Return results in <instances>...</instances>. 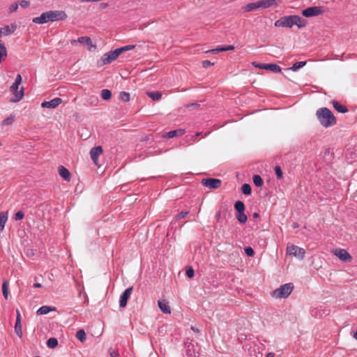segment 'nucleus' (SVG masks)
I'll return each instance as SVG.
<instances>
[{
	"label": "nucleus",
	"instance_id": "nucleus-1",
	"mask_svg": "<svg viewBox=\"0 0 357 357\" xmlns=\"http://www.w3.org/2000/svg\"><path fill=\"white\" fill-rule=\"evenodd\" d=\"M67 14L64 10H49L43 13L39 17L33 18L32 22L35 24H42L49 22H57L66 20Z\"/></svg>",
	"mask_w": 357,
	"mask_h": 357
},
{
	"label": "nucleus",
	"instance_id": "nucleus-2",
	"mask_svg": "<svg viewBox=\"0 0 357 357\" xmlns=\"http://www.w3.org/2000/svg\"><path fill=\"white\" fill-rule=\"evenodd\" d=\"M316 116L319 123L324 128H330L337 123L333 113L327 107H321L316 112Z\"/></svg>",
	"mask_w": 357,
	"mask_h": 357
},
{
	"label": "nucleus",
	"instance_id": "nucleus-3",
	"mask_svg": "<svg viewBox=\"0 0 357 357\" xmlns=\"http://www.w3.org/2000/svg\"><path fill=\"white\" fill-rule=\"evenodd\" d=\"M294 289V284L291 282L281 285L279 288L275 289L271 295L277 298H285L288 297Z\"/></svg>",
	"mask_w": 357,
	"mask_h": 357
},
{
	"label": "nucleus",
	"instance_id": "nucleus-4",
	"mask_svg": "<svg viewBox=\"0 0 357 357\" xmlns=\"http://www.w3.org/2000/svg\"><path fill=\"white\" fill-rule=\"evenodd\" d=\"M120 55L118 49H115L114 50H111L105 54H104L100 61H98V65H107L111 63L114 61H115L119 56Z\"/></svg>",
	"mask_w": 357,
	"mask_h": 357
},
{
	"label": "nucleus",
	"instance_id": "nucleus-5",
	"mask_svg": "<svg viewBox=\"0 0 357 357\" xmlns=\"http://www.w3.org/2000/svg\"><path fill=\"white\" fill-rule=\"evenodd\" d=\"M276 27L291 28L294 25V15L281 17L274 23Z\"/></svg>",
	"mask_w": 357,
	"mask_h": 357
},
{
	"label": "nucleus",
	"instance_id": "nucleus-6",
	"mask_svg": "<svg viewBox=\"0 0 357 357\" xmlns=\"http://www.w3.org/2000/svg\"><path fill=\"white\" fill-rule=\"evenodd\" d=\"M305 17H317L324 13L321 6H310L304 9L301 12Z\"/></svg>",
	"mask_w": 357,
	"mask_h": 357
},
{
	"label": "nucleus",
	"instance_id": "nucleus-7",
	"mask_svg": "<svg viewBox=\"0 0 357 357\" xmlns=\"http://www.w3.org/2000/svg\"><path fill=\"white\" fill-rule=\"evenodd\" d=\"M287 253L289 255H293L299 259H303L305 257V251L302 248L295 245H291L287 247Z\"/></svg>",
	"mask_w": 357,
	"mask_h": 357
},
{
	"label": "nucleus",
	"instance_id": "nucleus-8",
	"mask_svg": "<svg viewBox=\"0 0 357 357\" xmlns=\"http://www.w3.org/2000/svg\"><path fill=\"white\" fill-rule=\"evenodd\" d=\"M252 66L259 69L268 70L273 73H281V67L275 63H261L256 61L252 62Z\"/></svg>",
	"mask_w": 357,
	"mask_h": 357
},
{
	"label": "nucleus",
	"instance_id": "nucleus-9",
	"mask_svg": "<svg viewBox=\"0 0 357 357\" xmlns=\"http://www.w3.org/2000/svg\"><path fill=\"white\" fill-rule=\"evenodd\" d=\"M201 183L209 189L215 190L220 187L222 181L215 178H206L202 179Z\"/></svg>",
	"mask_w": 357,
	"mask_h": 357
},
{
	"label": "nucleus",
	"instance_id": "nucleus-10",
	"mask_svg": "<svg viewBox=\"0 0 357 357\" xmlns=\"http://www.w3.org/2000/svg\"><path fill=\"white\" fill-rule=\"evenodd\" d=\"M19 86L20 85L17 84V83L13 82L10 88V91L14 94V98L10 100L13 102H19L23 98L24 87H22L21 89L18 91Z\"/></svg>",
	"mask_w": 357,
	"mask_h": 357
},
{
	"label": "nucleus",
	"instance_id": "nucleus-11",
	"mask_svg": "<svg viewBox=\"0 0 357 357\" xmlns=\"http://www.w3.org/2000/svg\"><path fill=\"white\" fill-rule=\"evenodd\" d=\"M132 287L127 288L120 296L119 298V306L121 308L125 307L127 305L128 301L129 300L130 295L132 292Z\"/></svg>",
	"mask_w": 357,
	"mask_h": 357
},
{
	"label": "nucleus",
	"instance_id": "nucleus-12",
	"mask_svg": "<svg viewBox=\"0 0 357 357\" xmlns=\"http://www.w3.org/2000/svg\"><path fill=\"white\" fill-rule=\"evenodd\" d=\"M335 255H336L341 261L347 262L350 261L352 259L350 254L344 249H336L334 252Z\"/></svg>",
	"mask_w": 357,
	"mask_h": 357
},
{
	"label": "nucleus",
	"instance_id": "nucleus-13",
	"mask_svg": "<svg viewBox=\"0 0 357 357\" xmlns=\"http://www.w3.org/2000/svg\"><path fill=\"white\" fill-rule=\"evenodd\" d=\"M62 102V100L60 98H54L50 101H44L41 104L43 108L54 109L57 107Z\"/></svg>",
	"mask_w": 357,
	"mask_h": 357
},
{
	"label": "nucleus",
	"instance_id": "nucleus-14",
	"mask_svg": "<svg viewBox=\"0 0 357 357\" xmlns=\"http://www.w3.org/2000/svg\"><path fill=\"white\" fill-rule=\"evenodd\" d=\"M102 151H103V150H102V148L101 146L93 147L90 150L89 153H90L91 158L96 165H98V158H99L100 155L102 153Z\"/></svg>",
	"mask_w": 357,
	"mask_h": 357
},
{
	"label": "nucleus",
	"instance_id": "nucleus-15",
	"mask_svg": "<svg viewBox=\"0 0 357 357\" xmlns=\"http://www.w3.org/2000/svg\"><path fill=\"white\" fill-rule=\"evenodd\" d=\"M16 25L11 24L10 26L6 25L0 28V38L12 34L16 29Z\"/></svg>",
	"mask_w": 357,
	"mask_h": 357
},
{
	"label": "nucleus",
	"instance_id": "nucleus-16",
	"mask_svg": "<svg viewBox=\"0 0 357 357\" xmlns=\"http://www.w3.org/2000/svg\"><path fill=\"white\" fill-rule=\"evenodd\" d=\"M294 25H296L298 29H303L308 24L307 20L297 15H294Z\"/></svg>",
	"mask_w": 357,
	"mask_h": 357
},
{
	"label": "nucleus",
	"instance_id": "nucleus-17",
	"mask_svg": "<svg viewBox=\"0 0 357 357\" xmlns=\"http://www.w3.org/2000/svg\"><path fill=\"white\" fill-rule=\"evenodd\" d=\"M185 130L184 129H181V128H179V129H176V130H170L167 132H165L164 135H163V137H166V138H173V137H178V136H181L183 135L184 133H185Z\"/></svg>",
	"mask_w": 357,
	"mask_h": 357
},
{
	"label": "nucleus",
	"instance_id": "nucleus-18",
	"mask_svg": "<svg viewBox=\"0 0 357 357\" xmlns=\"http://www.w3.org/2000/svg\"><path fill=\"white\" fill-rule=\"evenodd\" d=\"M58 172L59 175L66 181H70L71 178L70 173L69 170L65 167L60 165L58 167Z\"/></svg>",
	"mask_w": 357,
	"mask_h": 357
},
{
	"label": "nucleus",
	"instance_id": "nucleus-19",
	"mask_svg": "<svg viewBox=\"0 0 357 357\" xmlns=\"http://www.w3.org/2000/svg\"><path fill=\"white\" fill-rule=\"evenodd\" d=\"M158 305L161 312H162L164 314H169L171 313L170 307L169 306L168 303L165 300H159L158 301Z\"/></svg>",
	"mask_w": 357,
	"mask_h": 357
},
{
	"label": "nucleus",
	"instance_id": "nucleus-20",
	"mask_svg": "<svg viewBox=\"0 0 357 357\" xmlns=\"http://www.w3.org/2000/svg\"><path fill=\"white\" fill-rule=\"evenodd\" d=\"M259 8H268L271 6H278L276 0H260L258 1Z\"/></svg>",
	"mask_w": 357,
	"mask_h": 357
},
{
	"label": "nucleus",
	"instance_id": "nucleus-21",
	"mask_svg": "<svg viewBox=\"0 0 357 357\" xmlns=\"http://www.w3.org/2000/svg\"><path fill=\"white\" fill-rule=\"evenodd\" d=\"M77 42H78L79 43L86 44V45L89 46L90 47H96V45H93L92 44V40H91V38L89 36L79 37V38H78L77 40H73L71 42V43L75 44Z\"/></svg>",
	"mask_w": 357,
	"mask_h": 357
},
{
	"label": "nucleus",
	"instance_id": "nucleus-22",
	"mask_svg": "<svg viewBox=\"0 0 357 357\" xmlns=\"http://www.w3.org/2000/svg\"><path fill=\"white\" fill-rule=\"evenodd\" d=\"M332 105L333 106V108L339 113L345 114L349 111L345 105L340 104L337 100H333Z\"/></svg>",
	"mask_w": 357,
	"mask_h": 357
},
{
	"label": "nucleus",
	"instance_id": "nucleus-23",
	"mask_svg": "<svg viewBox=\"0 0 357 357\" xmlns=\"http://www.w3.org/2000/svg\"><path fill=\"white\" fill-rule=\"evenodd\" d=\"M56 307H50L47 305H43L38 308L37 310V314L40 315L47 314L50 312L55 311Z\"/></svg>",
	"mask_w": 357,
	"mask_h": 357
},
{
	"label": "nucleus",
	"instance_id": "nucleus-24",
	"mask_svg": "<svg viewBox=\"0 0 357 357\" xmlns=\"http://www.w3.org/2000/svg\"><path fill=\"white\" fill-rule=\"evenodd\" d=\"M146 95L154 101H158L162 98V93L160 91H149L146 92Z\"/></svg>",
	"mask_w": 357,
	"mask_h": 357
},
{
	"label": "nucleus",
	"instance_id": "nucleus-25",
	"mask_svg": "<svg viewBox=\"0 0 357 357\" xmlns=\"http://www.w3.org/2000/svg\"><path fill=\"white\" fill-rule=\"evenodd\" d=\"M234 48L235 47L234 45H227V46L218 47L217 48L212 49V50H209V52H211L213 54H217L218 52H223V51L233 50H234Z\"/></svg>",
	"mask_w": 357,
	"mask_h": 357
},
{
	"label": "nucleus",
	"instance_id": "nucleus-26",
	"mask_svg": "<svg viewBox=\"0 0 357 357\" xmlns=\"http://www.w3.org/2000/svg\"><path fill=\"white\" fill-rule=\"evenodd\" d=\"M257 8H259L258 1L255 2L249 3L243 7V10L244 12H250Z\"/></svg>",
	"mask_w": 357,
	"mask_h": 357
},
{
	"label": "nucleus",
	"instance_id": "nucleus-27",
	"mask_svg": "<svg viewBox=\"0 0 357 357\" xmlns=\"http://www.w3.org/2000/svg\"><path fill=\"white\" fill-rule=\"evenodd\" d=\"M7 57V49L4 43L0 40V63Z\"/></svg>",
	"mask_w": 357,
	"mask_h": 357
},
{
	"label": "nucleus",
	"instance_id": "nucleus-28",
	"mask_svg": "<svg viewBox=\"0 0 357 357\" xmlns=\"http://www.w3.org/2000/svg\"><path fill=\"white\" fill-rule=\"evenodd\" d=\"M8 286L9 282L8 280H4L2 283V293L5 299H8Z\"/></svg>",
	"mask_w": 357,
	"mask_h": 357
},
{
	"label": "nucleus",
	"instance_id": "nucleus-29",
	"mask_svg": "<svg viewBox=\"0 0 357 357\" xmlns=\"http://www.w3.org/2000/svg\"><path fill=\"white\" fill-rule=\"evenodd\" d=\"M112 91L107 89H104L101 91L100 96L104 100H110L112 98Z\"/></svg>",
	"mask_w": 357,
	"mask_h": 357
},
{
	"label": "nucleus",
	"instance_id": "nucleus-30",
	"mask_svg": "<svg viewBox=\"0 0 357 357\" xmlns=\"http://www.w3.org/2000/svg\"><path fill=\"white\" fill-rule=\"evenodd\" d=\"M234 208L236 211V213L243 212L245 211V206L242 201L238 200L234 203Z\"/></svg>",
	"mask_w": 357,
	"mask_h": 357
},
{
	"label": "nucleus",
	"instance_id": "nucleus-31",
	"mask_svg": "<svg viewBox=\"0 0 357 357\" xmlns=\"http://www.w3.org/2000/svg\"><path fill=\"white\" fill-rule=\"evenodd\" d=\"M252 180L256 187H261L264 184L262 178L258 174H255L252 177Z\"/></svg>",
	"mask_w": 357,
	"mask_h": 357
},
{
	"label": "nucleus",
	"instance_id": "nucleus-32",
	"mask_svg": "<svg viewBox=\"0 0 357 357\" xmlns=\"http://www.w3.org/2000/svg\"><path fill=\"white\" fill-rule=\"evenodd\" d=\"M306 63L307 62L305 61L296 62L289 69L292 71H297L300 68L304 67L306 65Z\"/></svg>",
	"mask_w": 357,
	"mask_h": 357
},
{
	"label": "nucleus",
	"instance_id": "nucleus-33",
	"mask_svg": "<svg viewBox=\"0 0 357 357\" xmlns=\"http://www.w3.org/2000/svg\"><path fill=\"white\" fill-rule=\"evenodd\" d=\"M236 219L238 220V221L240 223L244 224L247 222L248 217L245 215V211L238 212V213H236Z\"/></svg>",
	"mask_w": 357,
	"mask_h": 357
},
{
	"label": "nucleus",
	"instance_id": "nucleus-34",
	"mask_svg": "<svg viewBox=\"0 0 357 357\" xmlns=\"http://www.w3.org/2000/svg\"><path fill=\"white\" fill-rule=\"evenodd\" d=\"M241 192L245 195H250L252 193V188L250 184L244 183L241 186Z\"/></svg>",
	"mask_w": 357,
	"mask_h": 357
},
{
	"label": "nucleus",
	"instance_id": "nucleus-35",
	"mask_svg": "<svg viewBox=\"0 0 357 357\" xmlns=\"http://www.w3.org/2000/svg\"><path fill=\"white\" fill-rule=\"evenodd\" d=\"M47 347L50 349H54L58 345V340L55 337H50L47 340Z\"/></svg>",
	"mask_w": 357,
	"mask_h": 357
},
{
	"label": "nucleus",
	"instance_id": "nucleus-36",
	"mask_svg": "<svg viewBox=\"0 0 357 357\" xmlns=\"http://www.w3.org/2000/svg\"><path fill=\"white\" fill-rule=\"evenodd\" d=\"M76 337L77 340H79L81 342H83L86 340V333L84 330L79 329L76 333Z\"/></svg>",
	"mask_w": 357,
	"mask_h": 357
},
{
	"label": "nucleus",
	"instance_id": "nucleus-37",
	"mask_svg": "<svg viewBox=\"0 0 357 357\" xmlns=\"http://www.w3.org/2000/svg\"><path fill=\"white\" fill-rule=\"evenodd\" d=\"M8 219V216L6 214L3 213H0V231H3L5 227V224Z\"/></svg>",
	"mask_w": 357,
	"mask_h": 357
},
{
	"label": "nucleus",
	"instance_id": "nucleus-38",
	"mask_svg": "<svg viewBox=\"0 0 357 357\" xmlns=\"http://www.w3.org/2000/svg\"><path fill=\"white\" fill-rule=\"evenodd\" d=\"M14 118L15 116L13 115H10L8 117L2 121L1 126H5L12 125L14 122Z\"/></svg>",
	"mask_w": 357,
	"mask_h": 357
},
{
	"label": "nucleus",
	"instance_id": "nucleus-39",
	"mask_svg": "<svg viewBox=\"0 0 357 357\" xmlns=\"http://www.w3.org/2000/svg\"><path fill=\"white\" fill-rule=\"evenodd\" d=\"M15 332L19 337H22V324L21 322H15Z\"/></svg>",
	"mask_w": 357,
	"mask_h": 357
},
{
	"label": "nucleus",
	"instance_id": "nucleus-40",
	"mask_svg": "<svg viewBox=\"0 0 357 357\" xmlns=\"http://www.w3.org/2000/svg\"><path fill=\"white\" fill-rule=\"evenodd\" d=\"M130 93L128 92L121 91L119 93V98L125 102H128L130 100Z\"/></svg>",
	"mask_w": 357,
	"mask_h": 357
},
{
	"label": "nucleus",
	"instance_id": "nucleus-41",
	"mask_svg": "<svg viewBox=\"0 0 357 357\" xmlns=\"http://www.w3.org/2000/svg\"><path fill=\"white\" fill-rule=\"evenodd\" d=\"M135 47V45H126V46L117 48V49L119 52V54H121V53L127 52L128 50H131L134 49Z\"/></svg>",
	"mask_w": 357,
	"mask_h": 357
},
{
	"label": "nucleus",
	"instance_id": "nucleus-42",
	"mask_svg": "<svg viewBox=\"0 0 357 357\" xmlns=\"http://www.w3.org/2000/svg\"><path fill=\"white\" fill-rule=\"evenodd\" d=\"M275 172L278 179H281L282 178V171L280 166L277 165L275 167Z\"/></svg>",
	"mask_w": 357,
	"mask_h": 357
},
{
	"label": "nucleus",
	"instance_id": "nucleus-43",
	"mask_svg": "<svg viewBox=\"0 0 357 357\" xmlns=\"http://www.w3.org/2000/svg\"><path fill=\"white\" fill-rule=\"evenodd\" d=\"M24 212L22 211H18L17 212H16L15 213L13 218L15 220H21L24 218Z\"/></svg>",
	"mask_w": 357,
	"mask_h": 357
},
{
	"label": "nucleus",
	"instance_id": "nucleus-44",
	"mask_svg": "<svg viewBox=\"0 0 357 357\" xmlns=\"http://www.w3.org/2000/svg\"><path fill=\"white\" fill-rule=\"evenodd\" d=\"M186 275L188 278H192L194 276H195V271H194V269L191 267V266H189L187 269H186Z\"/></svg>",
	"mask_w": 357,
	"mask_h": 357
},
{
	"label": "nucleus",
	"instance_id": "nucleus-45",
	"mask_svg": "<svg viewBox=\"0 0 357 357\" xmlns=\"http://www.w3.org/2000/svg\"><path fill=\"white\" fill-rule=\"evenodd\" d=\"M244 250L248 257H253L255 255V251L251 247H246Z\"/></svg>",
	"mask_w": 357,
	"mask_h": 357
},
{
	"label": "nucleus",
	"instance_id": "nucleus-46",
	"mask_svg": "<svg viewBox=\"0 0 357 357\" xmlns=\"http://www.w3.org/2000/svg\"><path fill=\"white\" fill-rule=\"evenodd\" d=\"M19 4L17 2H15L12 3L9 7V13H12L13 12H15L18 8Z\"/></svg>",
	"mask_w": 357,
	"mask_h": 357
},
{
	"label": "nucleus",
	"instance_id": "nucleus-47",
	"mask_svg": "<svg viewBox=\"0 0 357 357\" xmlns=\"http://www.w3.org/2000/svg\"><path fill=\"white\" fill-rule=\"evenodd\" d=\"M189 213L188 211H181L179 213H178L176 216V218L177 220L182 219L186 217V215Z\"/></svg>",
	"mask_w": 357,
	"mask_h": 357
},
{
	"label": "nucleus",
	"instance_id": "nucleus-48",
	"mask_svg": "<svg viewBox=\"0 0 357 357\" xmlns=\"http://www.w3.org/2000/svg\"><path fill=\"white\" fill-rule=\"evenodd\" d=\"M19 5L22 7V8H27L30 6V1H26V0H22L20 3H19Z\"/></svg>",
	"mask_w": 357,
	"mask_h": 357
},
{
	"label": "nucleus",
	"instance_id": "nucleus-49",
	"mask_svg": "<svg viewBox=\"0 0 357 357\" xmlns=\"http://www.w3.org/2000/svg\"><path fill=\"white\" fill-rule=\"evenodd\" d=\"M213 63L208 60H204L202 61V66L205 68H208V66H213Z\"/></svg>",
	"mask_w": 357,
	"mask_h": 357
},
{
	"label": "nucleus",
	"instance_id": "nucleus-50",
	"mask_svg": "<svg viewBox=\"0 0 357 357\" xmlns=\"http://www.w3.org/2000/svg\"><path fill=\"white\" fill-rule=\"evenodd\" d=\"M26 255L27 257H31L35 255V252L32 249H27L26 251Z\"/></svg>",
	"mask_w": 357,
	"mask_h": 357
},
{
	"label": "nucleus",
	"instance_id": "nucleus-51",
	"mask_svg": "<svg viewBox=\"0 0 357 357\" xmlns=\"http://www.w3.org/2000/svg\"><path fill=\"white\" fill-rule=\"evenodd\" d=\"M22 78L20 74L17 75L15 80L14 83H17V84L20 85L22 82Z\"/></svg>",
	"mask_w": 357,
	"mask_h": 357
},
{
	"label": "nucleus",
	"instance_id": "nucleus-52",
	"mask_svg": "<svg viewBox=\"0 0 357 357\" xmlns=\"http://www.w3.org/2000/svg\"><path fill=\"white\" fill-rule=\"evenodd\" d=\"M110 357H119V354L117 351H110Z\"/></svg>",
	"mask_w": 357,
	"mask_h": 357
},
{
	"label": "nucleus",
	"instance_id": "nucleus-53",
	"mask_svg": "<svg viewBox=\"0 0 357 357\" xmlns=\"http://www.w3.org/2000/svg\"><path fill=\"white\" fill-rule=\"evenodd\" d=\"M16 312H17V317H16L15 322H21V315H20V311L18 310H17Z\"/></svg>",
	"mask_w": 357,
	"mask_h": 357
},
{
	"label": "nucleus",
	"instance_id": "nucleus-54",
	"mask_svg": "<svg viewBox=\"0 0 357 357\" xmlns=\"http://www.w3.org/2000/svg\"><path fill=\"white\" fill-rule=\"evenodd\" d=\"M107 6H108V3H101L100 4V9H105V8H106Z\"/></svg>",
	"mask_w": 357,
	"mask_h": 357
},
{
	"label": "nucleus",
	"instance_id": "nucleus-55",
	"mask_svg": "<svg viewBox=\"0 0 357 357\" xmlns=\"http://www.w3.org/2000/svg\"><path fill=\"white\" fill-rule=\"evenodd\" d=\"M190 328L195 333H199V331H200L197 328H196L195 326H192Z\"/></svg>",
	"mask_w": 357,
	"mask_h": 357
},
{
	"label": "nucleus",
	"instance_id": "nucleus-56",
	"mask_svg": "<svg viewBox=\"0 0 357 357\" xmlns=\"http://www.w3.org/2000/svg\"><path fill=\"white\" fill-rule=\"evenodd\" d=\"M33 287L36 288H40L42 287V284L40 283L36 282L33 284Z\"/></svg>",
	"mask_w": 357,
	"mask_h": 357
},
{
	"label": "nucleus",
	"instance_id": "nucleus-57",
	"mask_svg": "<svg viewBox=\"0 0 357 357\" xmlns=\"http://www.w3.org/2000/svg\"><path fill=\"white\" fill-rule=\"evenodd\" d=\"M191 345H192V343H191V342H190V343H188V342H185V347H188V351H190L189 347H190Z\"/></svg>",
	"mask_w": 357,
	"mask_h": 357
},
{
	"label": "nucleus",
	"instance_id": "nucleus-58",
	"mask_svg": "<svg viewBox=\"0 0 357 357\" xmlns=\"http://www.w3.org/2000/svg\"><path fill=\"white\" fill-rule=\"evenodd\" d=\"M220 216H221V213H220V211H218V212H217V213H216V214H215V218H216L217 220H218V219L220 218Z\"/></svg>",
	"mask_w": 357,
	"mask_h": 357
},
{
	"label": "nucleus",
	"instance_id": "nucleus-59",
	"mask_svg": "<svg viewBox=\"0 0 357 357\" xmlns=\"http://www.w3.org/2000/svg\"><path fill=\"white\" fill-rule=\"evenodd\" d=\"M252 216L254 218H258L259 217V214L258 213H254Z\"/></svg>",
	"mask_w": 357,
	"mask_h": 357
},
{
	"label": "nucleus",
	"instance_id": "nucleus-60",
	"mask_svg": "<svg viewBox=\"0 0 357 357\" xmlns=\"http://www.w3.org/2000/svg\"><path fill=\"white\" fill-rule=\"evenodd\" d=\"M275 354L273 353H268L266 357H274Z\"/></svg>",
	"mask_w": 357,
	"mask_h": 357
},
{
	"label": "nucleus",
	"instance_id": "nucleus-61",
	"mask_svg": "<svg viewBox=\"0 0 357 357\" xmlns=\"http://www.w3.org/2000/svg\"><path fill=\"white\" fill-rule=\"evenodd\" d=\"M293 227H294V228H298V223L294 222V223L293 224Z\"/></svg>",
	"mask_w": 357,
	"mask_h": 357
},
{
	"label": "nucleus",
	"instance_id": "nucleus-62",
	"mask_svg": "<svg viewBox=\"0 0 357 357\" xmlns=\"http://www.w3.org/2000/svg\"><path fill=\"white\" fill-rule=\"evenodd\" d=\"M198 105H198V104H197V103L192 104V106H194V107H197V106H198Z\"/></svg>",
	"mask_w": 357,
	"mask_h": 357
},
{
	"label": "nucleus",
	"instance_id": "nucleus-63",
	"mask_svg": "<svg viewBox=\"0 0 357 357\" xmlns=\"http://www.w3.org/2000/svg\"><path fill=\"white\" fill-rule=\"evenodd\" d=\"M199 135H200V132H197V133L195 134V137H198Z\"/></svg>",
	"mask_w": 357,
	"mask_h": 357
}]
</instances>
